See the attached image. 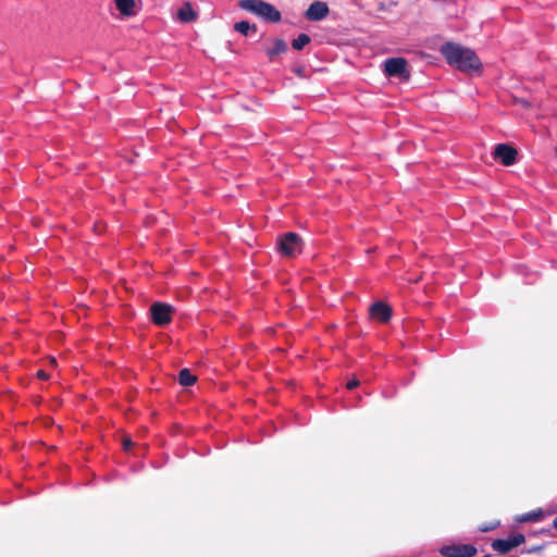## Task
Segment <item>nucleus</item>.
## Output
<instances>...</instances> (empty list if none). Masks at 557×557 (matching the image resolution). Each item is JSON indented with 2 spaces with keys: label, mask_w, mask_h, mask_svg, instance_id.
<instances>
[{
  "label": "nucleus",
  "mask_w": 557,
  "mask_h": 557,
  "mask_svg": "<svg viewBox=\"0 0 557 557\" xmlns=\"http://www.w3.org/2000/svg\"><path fill=\"white\" fill-rule=\"evenodd\" d=\"M441 53L447 63L466 73H479L482 63L470 48L455 42H446L441 47Z\"/></svg>",
  "instance_id": "1"
},
{
  "label": "nucleus",
  "mask_w": 557,
  "mask_h": 557,
  "mask_svg": "<svg viewBox=\"0 0 557 557\" xmlns=\"http://www.w3.org/2000/svg\"><path fill=\"white\" fill-rule=\"evenodd\" d=\"M239 7L265 22L277 23L282 18L281 12L273 4L263 0H242Z\"/></svg>",
  "instance_id": "2"
},
{
  "label": "nucleus",
  "mask_w": 557,
  "mask_h": 557,
  "mask_svg": "<svg viewBox=\"0 0 557 557\" xmlns=\"http://www.w3.org/2000/svg\"><path fill=\"white\" fill-rule=\"evenodd\" d=\"M278 248L285 256H295L301 250V239L296 233H287L280 238Z\"/></svg>",
  "instance_id": "3"
},
{
  "label": "nucleus",
  "mask_w": 557,
  "mask_h": 557,
  "mask_svg": "<svg viewBox=\"0 0 557 557\" xmlns=\"http://www.w3.org/2000/svg\"><path fill=\"white\" fill-rule=\"evenodd\" d=\"M525 537L521 533H515L507 539H496L492 542V548L499 554H506L515 547L524 543Z\"/></svg>",
  "instance_id": "4"
},
{
  "label": "nucleus",
  "mask_w": 557,
  "mask_h": 557,
  "mask_svg": "<svg viewBox=\"0 0 557 557\" xmlns=\"http://www.w3.org/2000/svg\"><path fill=\"white\" fill-rule=\"evenodd\" d=\"M440 554L446 557H473L476 548L471 544L444 545L440 548Z\"/></svg>",
  "instance_id": "5"
},
{
  "label": "nucleus",
  "mask_w": 557,
  "mask_h": 557,
  "mask_svg": "<svg viewBox=\"0 0 557 557\" xmlns=\"http://www.w3.org/2000/svg\"><path fill=\"white\" fill-rule=\"evenodd\" d=\"M150 312L153 323L163 326L171 322L173 308L166 304L154 302L150 308Z\"/></svg>",
  "instance_id": "6"
},
{
  "label": "nucleus",
  "mask_w": 557,
  "mask_h": 557,
  "mask_svg": "<svg viewBox=\"0 0 557 557\" xmlns=\"http://www.w3.org/2000/svg\"><path fill=\"white\" fill-rule=\"evenodd\" d=\"M384 73L389 77L408 76L407 61L404 58H389L384 62Z\"/></svg>",
  "instance_id": "7"
},
{
  "label": "nucleus",
  "mask_w": 557,
  "mask_h": 557,
  "mask_svg": "<svg viewBox=\"0 0 557 557\" xmlns=\"http://www.w3.org/2000/svg\"><path fill=\"white\" fill-rule=\"evenodd\" d=\"M330 13V9L327 4L323 1H313L307 11L305 12V17L311 22H319L324 20Z\"/></svg>",
  "instance_id": "8"
},
{
  "label": "nucleus",
  "mask_w": 557,
  "mask_h": 557,
  "mask_svg": "<svg viewBox=\"0 0 557 557\" xmlns=\"http://www.w3.org/2000/svg\"><path fill=\"white\" fill-rule=\"evenodd\" d=\"M494 157L504 165H512L517 159V150L507 144H498L494 150Z\"/></svg>",
  "instance_id": "9"
},
{
  "label": "nucleus",
  "mask_w": 557,
  "mask_h": 557,
  "mask_svg": "<svg viewBox=\"0 0 557 557\" xmlns=\"http://www.w3.org/2000/svg\"><path fill=\"white\" fill-rule=\"evenodd\" d=\"M370 313L373 318L386 322L391 319L392 310L386 304L377 301L371 306Z\"/></svg>",
  "instance_id": "10"
},
{
  "label": "nucleus",
  "mask_w": 557,
  "mask_h": 557,
  "mask_svg": "<svg viewBox=\"0 0 557 557\" xmlns=\"http://www.w3.org/2000/svg\"><path fill=\"white\" fill-rule=\"evenodd\" d=\"M177 17L183 23L195 22L198 18V12L194 10L190 2H185L177 11Z\"/></svg>",
  "instance_id": "11"
},
{
  "label": "nucleus",
  "mask_w": 557,
  "mask_h": 557,
  "mask_svg": "<svg viewBox=\"0 0 557 557\" xmlns=\"http://www.w3.org/2000/svg\"><path fill=\"white\" fill-rule=\"evenodd\" d=\"M114 2L116 9L122 15L131 17L137 14L136 3L134 0H114Z\"/></svg>",
  "instance_id": "12"
},
{
  "label": "nucleus",
  "mask_w": 557,
  "mask_h": 557,
  "mask_svg": "<svg viewBox=\"0 0 557 557\" xmlns=\"http://www.w3.org/2000/svg\"><path fill=\"white\" fill-rule=\"evenodd\" d=\"M287 50V44L282 38H276L273 42V47L268 49L267 53L270 58V60H273L275 55L280 53H284Z\"/></svg>",
  "instance_id": "13"
},
{
  "label": "nucleus",
  "mask_w": 557,
  "mask_h": 557,
  "mask_svg": "<svg viewBox=\"0 0 557 557\" xmlns=\"http://www.w3.org/2000/svg\"><path fill=\"white\" fill-rule=\"evenodd\" d=\"M234 29L244 36H248L250 33H252V34L257 33V26L251 25L247 21H240V22L235 23Z\"/></svg>",
  "instance_id": "14"
},
{
  "label": "nucleus",
  "mask_w": 557,
  "mask_h": 557,
  "mask_svg": "<svg viewBox=\"0 0 557 557\" xmlns=\"http://www.w3.org/2000/svg\"><path fill=\"white\" fill-rule=\"evenodd\" d=\"M178 382L183 386H190L196 382V376L188 369H182L178 373Z\"/></svg>",
  "instance_id": "15"
},
{
  "label": "nucleus",
  "mask_w": 557,
  "mask_h": 557,
  "mask_svg": "<svg viewBox=\"0 0 557 557\" xmlns=\"http://www.w3.org/2000/svg\"><path fill=\"white\" fill-rule=\"evenodd\" d=\"M543 517H544L543 511L541 509H537V510H533V511L522 515L518 520L520 522H530V521L536 522V521L542 520Z\"/></svg>",
  "instance_id": "16"
},
{
  "label": "nucleus",
  "mask_w": 557,
  "mask_h": 557,
  "mask_svg": "<svg viewBox=\"0 0 557 557\" xmlns=\"http://www.w3.org/2000/svg\"><path fill=\"white\" fill-rule=\"evenodd\" d=\"M310 41H311L310 36H308L307 34H300L297 38H295V39L292 41V47H293L295 50H301V49H304V47H305V46H307Z\"/></svg>",
  "instance_id": "17"
},
{
  "label": "nucleus",
  "mask_w": 557,
  "mask_h": 557,
  "mask_svg": "<svg viewBox=\"0 0 557 557\" xmlns=\"http://www.w3.org/2000/svg\"><path fill=\"white\" fill-rule=\"evenodd\" d=\"M359 385V381L358 380H351L347 383V388L348 389H354L356 388L357 386Z\"/></svg>",
  "instance_id": "18"
},
{
  "label": "nucleus",
  "mask_w": 557,
  "mask_h": 557,
  "mask_svg": "<svg viewBox=\"0 0 557 557\" xmlns=\"http://www.w3.org/2000/svg\"><path fill=\"white\" fill-rule=\"evenodd\" d=\"M37 377L40 380H47L49 377L48 373L44 370H39L37 372Z\"/></svg>",
  "instance_id": "19"
},
{
  "label": "nucleus",
  "mask_w": 557,
  "mask_h": 557,
  "mask_svg": "<svg viewBox=\"0 0 557 557\" xmlns=\"http://www.w3.org/2000/svg\"><path fill=\"white\" fill-rule=\"evenodd\" d=\"M495 527H496V524H492V525H482V527H480V528H479V530H480L481 532H487V531H491V530L495 529Z\"/></svg>",
  "instance_id": "20"
},
{
  "label": "nucleus",
  "mask_w": 557,
  "mask_h": 557,
  "mask_svg": "<svg viewBox=\"0 0 557 557\" xmlns=\"http://www.w3.org/2000/svg\"><path fill=\"white\" fill-rule=\"evenodd\" d=\"M132 445H133V443H132V441L129 438L124 440L123 446H124L125 450L131 449Z\"/></svg>",
  "instance_id": "21"
},
{
  "label": "nucleus",
  "mask_w": 557,
  "mask_h": 557,
  "mask_svg": "<svg viewBox=\"0 0 557 557\" xmlns=\"http://www.w3.org/2000/svg\"><path fill=\"white\" fill-rule=\"evenodd\" d=\"M553 525H554V528L557 530V517L554 519V521H553Z\"/></svg>",
  "instance_id": "22"
},
{
  "label": "nucleus",
  "mask_w": 557,
  "mask_h": 557,
  "mask_svg": "<svg viewBox=\"0 0 557 557\" xmlns=\"http://www.w3.org/2000/svg\"><path fill=\"white\" fill-rule=\"evenodd\" d=\"M483 557H491V555L490 554H485Z\"/></svg>",
  "instance_id": "23"
}]
</instances>
